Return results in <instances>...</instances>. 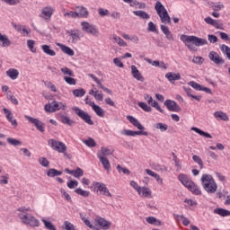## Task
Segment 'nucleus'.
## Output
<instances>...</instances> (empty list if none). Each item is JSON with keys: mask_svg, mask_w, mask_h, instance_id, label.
Listing matches in <instances>:
<instances>
[{"mask_svg": "<svg viewBox=\"0 0 230 230\" xmlns=\"http://www.w3.org/2000/svg\"><path fill=\"white\" fill-rule=\"evenodd\" d=\"M180 39L190 51H197V48L206 46V44H208V40L193 35L190 36L182 34ZM195 46L197 48H195Z\"/></svg>", "mask_w": 230, "mask_h": 230, "instance_id": "obj_1", "label": "nucleus"}, {"mask_svg": "<svg viewBox=\"0 0 230 230\" xmlns=\"http://www.w3.org/2000/svg\"><path fill=\"white\" fill-rule=\"evenodd\" d=\"M201 185L207 193H216L218 190V185L211 174L205 173L201 176Z\"/></svg>", "mask_w": 230, "mask_h": 230, "instance_id": "obj_2", "label": "nucleus"}, {"mask_svg": "<svg viewBox=\"0 0 230 230\" xmlns=\"http://www.w3.org/2000/svg\"><path fill=\"white\" fill-rule=\"evenodd\" d=\"M178 179L180 182H181V184L185 186V188H188V190L191 191V193H193L194 195H202V191L200 190L199 186H197V184H195V182H193V181H191V179H190L188 175L181 173L179 174Z\"/></svg>", "mask_w": 230, "mask_h": 230, "instance_id": "obj_3", "label": "nucleus"}, {"mask_svg": "<svg viewBox=\"0 0 230 230\" xmlns=\"http://www.w3.org/2000/svg\"><path fill=\"white\" fill-rule=\"evenodd\" d=\"M155 10L157 13L158 17H160L161 22L164 24H172V18L168 13V10H166V7H164L161 2L157 1L155 3Z\"/></svg>", "mask_w": 230, "mask_h": 230, "instance_id": "obj_4", "label": "nucleus"}, {"mask_svg": "<svg viewBox=\"0 0 230 230\" xmlns=\"http://www.w3.org/2000/svg\"><path fill=\"white\" fill-rule=\"evenodd\" d=\"M49 145H50L52 150L58 152V154H64V157L66 159H71V155L66 153V150H67V146H66V144H64V142H60L55 139H49Z\"/></svg>", "mask_w": 230, "mask_h": 230, "instance_id": "obj_5", "label": "nucleus"}, {"mask_svg": "<svg viewBox=\"0 0 230 230\" xmlns=\"http://www.w3.org/2000/svg\"><path fill=\"white\" fill-rule=\"evenodd\" d=\"M19 218L22 220V224L30 226V227H39V226H40L39 219H36L31 214H19Z\"/></svg>", "mask_w": 230, "mask_h": 230, "instance_id": "obj_6", "label": "nucleus"}, {"mask_svg": "<svg viewBox=\"0 0 230 230\" xmlns=\"http://www.w3.org/2000/svg\"><path fill=\"white\" fill-rule=\"evenodd\" d=\"M72 111H75V114L84 121V123H87V125H94V121L91 119V115L87 113L85 111L78 108V107H73Z\"/></svg>", "mask_w": 230, "mask_h": 230, "instance_id": "obj_7", "label": "nucleus"}, {"mask_svg": "<svg viewBox=\"0 0 230 230\" xmlns=\"http://www.w3.org/2000/svg\"><path fill=\"white\" fill-rule=\"evenodd\" d=\"M66 103H62L60 102L54 101L51 103H48L45 105L46 112H57V111H66Z\"/></svg>", "mask_w": 230, "mask_h": 230, "instance_id": "obj_8", "label": "nucleus"}, {"mask_svg": "<svg viewBox=\"0 0 230 230\" xmlns=\"http://www.w3.org/2000/svg\"><path fill=\"white\" fill-rule=\"evenodd\" d=\"M82 30L85 33H89L90 35H93V37H100V31L96 29V26L87 22H81Z\"/></svg>", "mask_w": 230, "mask_h": 230, "instance_id": "obj_9", "label": "nucleus"}, {"mask_svg": "<svg viewBox=\"0 0 230 230\" xmlns=\"http://www.w3.org/2000/svg\"><path fill=\"white\" fill-rule=\"evenodd\" d=\"M208 58L217 66H224V64H226V60H224L223 58L220 57V54H218L217 51H210L208 54Z\"/></svg>", "mask_w": 230, "mask_h": 230, "instance_id": "obj_10", "label": "nucleus"}, {"mask_svg": "<svg viewBox=\"0 0 230 230\" xmlns=\"http://www.w3.org/2000/svg\"><path fill=\"white\" fill-rule=\"evenodd\" d=\"M24 118L29 121V123H32V125L36 127L37 130L44 132V123H42L39 119H35L30 115H24Z\"/></svg>", "mask_w": 230, "mask_h": 230, "instance_id": "obj_11", "label": "nucleus"}, {"mask_svg": "<svg viewBox=\"0 0 230 230\" xmlns=\"http://www.w3.org/2000/svg\"><path fill=\"white\" fill-rule=\"evenodd\" d=\"M170 112H181V109L175 101L170 99L166 100L164 103Z\"/></svg>", "mask_w": 230, "mask_h": 230, "instance_id": "obj_12", "label": "nucleus"}, {"mask_svg": "<svg viewBox=\"0 0 230 230\" xmlns=\"http://www.w3.org/2000/svg\"><path fill=\"white\" fill-rule=\"evenodd\" d=\"M93 186L94 188H97L98 191H101L102 195H104L105 197H112V194H111V191H109V189L107 188V185H105V183L94 181L93 183Z\"/></svg>", "mask_w": 230, "mask_h": 230, "instance_id": "obj_13", "label": "nucleus"}, {"mask_svg": "<svg viewBox=\"0 0 230 230\" xmlns=\"http://www.w3.org/2000/svg\"><path fill=\"white\" fill-rule=\"evenodd\" d=\"M160 30L165 35V39H167V40H170V42H173V40H175V38L173 37L172 31H170L168 26L161 24Z\"/></svg>", "mask_w": 230, "mask_h": 230, "instance_id": "obj_14", "label": "nucleus"}, {"mask_svg": "<svg viewBox=\"0 0 230 230\" xmlns=\"http://www.w3.org/2000/svg\"><path fill=\"white\" fill-rule=\"evenodd\" d=\"M66 33L70 36V40H68V42H71L72 44H76V42H78V39H80L78 30L66 31Z\"/></svg>", "mask_w": 230, "mask_h": 230, "instance_id": "obj_15", "label": "nucleus"}, {"mask_svg": "<svg viewBox=\"0 0 230 230\" xmlns=\"http://www.w3.org/2000/svg\"><path fill=\"white\" fill-rule=\"evenodd\" d=\"M131 75L133 78L138 82H145V77H143V75H141V72H139L137 66H131Z\"/></svg>", "mask_w": 230, "mask_h": 230, "instance_id": "obj_16", "label": "nucleus"}, {"mask_svg": "<svg viewBox=\"0 0 230 230\" xmlns=\"http://www.w3.org/2000/svg\"><path fill=\"white\" fill-rule=\"evenodd\" d=\"M96 222H97L98 226H100L102 227V229H103V230L111 229V223L109 222L108 220H106L105 218L99 217L96 220Z\"/></svg>", "mask_w": 230, "mask_h": 230, "instance_id": "obj_17", "label": "nucleus"}, {"mask_svg": "<svg viewBox=\"0 0 230 230\" xmlns=\"http://www.w3.org/2000/svg\"><path fill=\"white\" fill-rule=\"evenodd\" d=\"M57 46L60 48L61 51L65 53L66 55H68V57H74L75 56V50H73L71 48L62 44V43H57Z\"/></svg>", "mask_w": 230, "mask_h": 230, "instance_id": "obj_18", "label": "nucleus"}, {"mask_svg": "<svg viewBox=\"0 0 230 230\" xmlns=\"http://www.w3.org/2000/svg\"><path fill=\"white\" fill-rule=\"evenodd\" d=\"M0 42H2V44L0 43V46L2 45V48H10V46H12V40L8 39V36L1 32H0Z\"/></svg>", "mask_w": 230, "mask_h": 230, "instance_id": "obj_19", "label": "nucleus"}, {"mask_svg": "<svg viewBox=\"0 0 230 230\" xmlns=\"http://www.w3.org/2000/svg\"><path fill=\"white\" fill-rule=\"evenodd\" d=\"M127 119L129 120V123H132L138 130H145V127L141 125V122L137 119L132 117L131 115L127 116Z\"/></svg>", "mask_w": 230, "mask_h": 230, "instance_id": "obj_20", "label": "nucleus"}, {"mask_svg": "<svg viewBox=\"0 0 230 230\" xmlns=\"http://www.w3.org/2000/svg\"><path fill=\"white\" fill-rule=\"evenodd\" d=\"M127 119L129 120V123H132L138 130H145V127L141 125V122L137 119L132 117L131 115L127 116Z\"/></svg>", "mask_w": 230, "mask_h": 230, "instance_id": "obj_21", "label": "nucleus"}, {"mask_svg": "<svg viewBox=\"0 0 230 230\" xmlns=\"http://www.w3.org/2000/svg\"><path fill=\"white\" fill-rule=\"evenodd\" d=\"M60 121L63 123V125H67V127H74L76 123L75 120L69 119V117L66 115L60 116Z\"/></svg>", "mask_w": 230, "mask_h": 230, "instance_id": "obj_22", "label": "nucleus"}, {"mask_svg": "<svg viewBox=\"0 0 230 230\" xmlns=\"http://www.w3.org/2000/svg\"><path fill=\"white\" fill-rule=\"evenodd\" d=\"M76 13L78 14V18L87 19L89 17V11L85 7H76Z\"/></svg>", "mask_w": 230, "mask_h": 230, "instance_id": "obj_23", "label": "nucleus"}, {"mask_svg": "<svg viewBox=\"0 0 230 230\" xmlns=\"http://www.w3.org/2000/svg\"><path fill=\"white\" fill-rule=\"evenodd\" d=\"M5 75L11 78V80H17L19 77V70L15 68H10L5 72Z\"/></svg>", "mask_w": 230, "mask_h": 230, "instance_id": "obj_24", "label": "nucleus"}, {"mask_svg": "<svg viewBox=\"0 0 230 230\" xmlns=\"http://www.w3.org/2000/svg\"><path fill=\"white\" fill-rule=\"evenodd\" d=\"M98 158L100 159V163L102 164L103 168L109 172L111 170V162H109V159L100 155H98Z\"/></svg>", "mask_w": 230, "mask_h": 230, "instance_id": "obj_25", "label": "nucleus"}, {"mask_svg": "<svg viewBox=\"0 0 230 230\" xmlns=\"http://www.w3.org/2000/svg\"><path fill=\"white\" fill-rule=\"evenodd\" d=\"M41 49L43 53H45V55H48L49 57H55L57 55V52L51 49V47L49 45H42Z\"/></svg>", "mask_w": 230, "mask_h": 230, "instance_id": "obj_26", "label": "nucleus"}, {"mask_svg": "<svg viewBox=\"0 0 230 230\" xmlns=\"http://www.w3.org/2000/svg\"><path fill=\"white\" fill-rule=\"evenodd\" d=\"M191 130H193L194 132H196V134H199V136H202L203 137H207L208 139H212L213 136H211V134L205 132L204 130L199 128H195L192 127Z\"/></svg>", "mask_w": 230, "mask_h": 230, "instance_id": "obj_27", "label": "nucleus"}, {"mask_svg": "<svg viewBox=\"0 0 230 230\" xmlns=\"http://www.w3.org/2000/svg\"><path fill=\"white\" fill-rule=\"evenodd\" d=\"M214 118H216V119H222L223 121H229V116H227V113L224 112V111H216L214 112Z\"/></svg>", "mask_w": 230, "mask_h": 230, "instance_id": "obj_28", "label": "nucleus"}, {"mask_svg": "<svg viewBox=\"0 0 230 230\" xmlns=\"http://www.w3.org/2000/svg\"><path fill=\"white\" fill-rule=\"evenodd\" d=\"M183 89L185 91V93H187V96H189V98H193V100H196V102H200V100H202V96H197V95H193L191 93L193 90H191V88L190 87H186L183 86Z\"/></svg>", "mask_w": 230, "mask_h": 230, "instance_id": "obj_29", "label": "nucleus"}, {"mask_svg": "<svg viewBox=\"0 0 230 230\" xmlns=\"http://www.w3.org/2000/svg\"><path fill=\"white\" fill-rule=\"evenodd\" d=\"M42 15H44L45 19H51V15H53V8L47 6L41 10Z\"/></svg>", "mask_w": 230, "mask_h": 230, "instance_id": "obj_30", "label": "nucleus"}, {"mask_svg": "<svg viewBox=\"0 0 230 230\" xmlns=\"http://www.w3.org/2000/svg\"><path fill=\"white\" fill-rule=\"evenodd\" d=\"M214 213L220 217H230V211L226 208H217L214 209Z\"/></svg>", "mask_w": 230, "mask_h": 230, "instance_id": "obj_31", "label": "nucleus"}, {"mask_svg": "<svg viewBox=\"0 0 230 230\" xmlns=\"http://www.w3.org/2000/svg\"><path fill=\"white\" fill-rule=\"evenodd\" d=\"M165 78H167L169 82H175V80H181V74H173L172 72H169L165 75Z\"/></svg>", "mask_w": 230, "mask_h": 230, "instance_id": "obj_32", "label": "nucleus"}, {"mask_svg": "<svg viewBox=\"0 0 230 230\" xmlns=\"http://www.w3.org/2000/svg\"><path fill=\"white\" fill-rule=\"evenodd\" d=\"M93 111L99 118H105V110L102 109L99 105H93Z\"/></svg>", "mask_w": 230, "mask_h": 230, "instance_id": "obj_33", "label": "nucleus"}, {"mask_svg": "<svg viewBox=\"0 0 230 230\" xmlns=\"http://www.w3.org/2000/svg\"><path fill=\"white\" fill-rule=\"evenodd\" d=\"M205 22L207 24H210V26H214V28H217V30H220V25H218V22L217 20H214L213 18L208 16L204 19Z\"/></svg>", "mask_w": 230, "mask_h": 230, "instance_id": "obj_34", "label": "nucleus"}, {"mask_svg": "<svg viewBox=\"0 0 230 230\" xmlns=\"http://www.w3.org/2000/svg\"><path fill=\"white\" fill-rule=\"evenodd\" d=\"M134 15L140 17V19L148 20L150 19V14L145 11H133Z\"/></svg>", "mask_w": 230, "mask_h": 230, "instance_id": "obj_35", "label": "nucleus"}, {"mask_svg": "<svg viewBox=\"0 0 230 230\" xmlns=\"http://www.w3.org/2000/svg\"><path fill=\"white\" fill-rule=\"evenodd\" d=\"M146 173H147V175H150L151 177H155L157 182L161 181V184H163V179H161V176H159V174H157L156 172H153L150 169H146Z\"/></svg>", "mask_w": 230, "mask_h": 230, "instance_id": "obj_36", "label": "nucleus"}, {"mask_svg": "<svg viewBox=\"0 0 230 230\" xmlns=\"http://www.w3.org/2000/svg\"><path fill=\"white\" fill-rule=\"evenodd\" d=\"M138 107L142 109V111H145V112H152V107H150L146 102H140L137 103Z\"/></svg>", "mask_w": 230, "mask_h": 230, "instance_id": "obj_37", "label": "nucleus"}, {"mask_svg": "<svg viewBox=\"0 0 230 230\" xmlns=\"http://www.w3.org/2000/svg\"><path fill=\"white\" fill-rule=\"evenodd\" d=\"M101 154L104 155V157L107 155H112V154H114V149H110L108 147L102 146Z\"/></svg>", "mask_w": 230, "mask_h": 230, "instance_id": "obj_38", "label": "nucleus"}, {"mask_svg": "<svg viewBox=\"0 0 230 230\" xmlns=\"http://www.w3.org/2000/svg\"><path fill=\"white\" fill-rule=\"evenodd\" d=\"M41 222L44 224L46 229L57 230V227L55 226V225H53V223H51L50 221H48L46 219H41Z\"/></svg>", "mask_w": 230, "mask_h": 230, "instance_id": "obj_39", "label": "nucleus"}, {"mask_svg": "<svg viewBox=\"0 0 230 230\" xmlns=\"http://www.w3.org/2000/svg\"><path fill=\"white\" fill-rule=\"evenodd\" d=\"M72 93L76 98H82L85 94V90L84 88L75 89Z\"/></svg>", "mask_w": 230, "mask_h": 230, "instance_id": "obj_40", "label": "nucleus"}, {"mask_svg": "<svg viewBox=\"0 0 230 230\" xmlns=\"http://www.w3.org/2000/svg\"><path fill=\"white\" fill-rule=\"evenodd\" d=\"M147 30L152 33H159V31L157 30V26H155V23H154L153 22H149L147 23Z\"/></svg>", "mask_w": 230, "mask_h": 230, "instance_id": "obj_41", "label": "nucleus"}, {"mask_svg": "<svg viewBox=\"0 0 230 230\" xmlns=\"http://www.w3.org/2000/svg\"><path fill=\"white\" fill-rule=\"evenodd\" d=\"M7 143H9V145H12L13 146H21V145H22V142L12 137L7 138Z\"/></svg>", "mask_w": 230, "mask_h": 230, "instance_id": "obj_42", "label": "nucleus"}, {"mask_svg": "<svg viewBox=\"0 0 230 230\" xmlns=\"http://www.w3.org/2000/svg\"><path fill=\"white\" fill-rule=\"evenodd\" d=\"M84 143L86 146H89V148H94V146H96V141H94V138L93 137L84 140Z\"/></svg>", "mask_w": 230, "mask_h": 230, "instance_id": "obj_43", "label": "nucleus"}, {"mask_svg": "<svg viewBox=\"0 0 230 230\" xmlns=\"http://www.w3.org/2000/svg\"><path fill=\"white\" fill-rule=\"evenodd\" d=\"M113 40L116 44H119L120 47L127 46V42H125V40H123V39H121L119 36L113 35Z\"/></svg>", "mask_w": 230, "mask_h": 230, "instance_id": "obj_44", "label": "nucleus"}, {"mask_svg": "<svg viewBox=\"0 0 230 230\" xmlns=\"http://www.w3.org/2000/svg\"><path fill=\"white\" fill-rule=\"evenodd\" d=\"M27 46L30 51H31V53H37V49H35V40H27Z\"/></svg>", "mask_w": 230, "mask_h": 230, "instance_id": "obj_45", "label": "nucleus"}, {"mask_svg": "<svg viewBox=\"0 0 230 230\" xmlns=\"http://www.w3.org/2000/svg\"><path fill=\"white\" fill-rule=\"evenodd\" d=\"M90 78H93V82H95L97 84V87L99 89H102L105 87L103 86V84H102V81H100V79H98V77H96L93 74H89Z\"/></svg>", "mask_w": 230, "mask_h": 230, "instance_id": "obj_46", "label": "nucleus"}, {"mask_svg": "<svg viewBox=\"0 0 230 230\" xmlns=\"http://www.w3.org/2000/svg\"><path fill=\"white\" fill-rule=\"evenodd\" d=\"M155 128L161 130V132H166L168 130V125L159 122L155 125Z\"/></svg>", "mask_w": 230, "mask_h": 230, "instance_id": "obj_47", "label": "nucleus"}, {"mask_svg": "<svg viewBox=\"0 0 230 230\" xmlns=\"http://www.w3.org/2000/svg\"><path fill=\"white\" fill-rule=\"evenodd\" d=\"M6 96L7 100H10L13 105H19V101H17V98H15L13 94H12V92L9 91Z\"/></svg>", "mask_w": 230, "mask_h": 230, "instance_id": "obj_48", "label": "nucleus"}, {"mask_svg": "<svg viewBox=\"0 0 230 230\" xmlns=\"http://www.w3.org/2000/svg\"><path fill=\"white\" fill-rule=\"evenodd\" d=\"M192 160L194 163H197L199 165V168L202 170L204 168V162H202V158H200L199 155H194L192 156Z\"/></svg>", "mask_w": 230, "mask_h": 230, "instance_id": "obj_49", "label": "nucleus"}, {"mask_svg": "<svg viewBox=\"0 0 230 230\" xmlns=\"http://www.w3.org/2000/svg\"><path fill=\"white\" fill-rule=\"evenodd\" d=\"M73 175L75 177V179H80V177H84V170L77 167L75 170H74Z\"/></svg>", "mask_w": 230, "mask_h": 230, "instance_id": "obj_50", "label": "nucleus"}, {"mask_svg": "<svg viewBox=\"0 0 230 230\" xmlns=\"http://www.w3.org/2000/svg\"><path fill=\"white\" fill-rule=\"evenodd\" d=\"M64 17H68L71 19H78V13L74 12V11H69V12L64 13Z\"/></svg>", "mask_w": 230, "mask_h": 230, "instance_id": "obj_51", "label": "nucleus"}, {"mask_svg": "<svg viewBox=\"0 0 230 230\" xmlns=\"http://www.w3.org/2000/svg\"><path fill=\"white\" fill-rule=\"evenodd\" d=\"M143 195V197H148L149 195H152V192L150 191V189L146 187H140V195Z\"/></svg>", "mask_w": 230, "mask_h": 230, "instance_id": "obj_52", "label": "nucleus"}, {"mask_svg": "<svg viewBox=\"0 0 230 230\" xmlns=\"http://www.w3.org/2000/svg\"><path fill=\"white\" fill-rule=\"evenodd\" d=\"M39 163L41 166H44V168H49V161L46 157H40L39 159Z\"/></svg>", "mask_w": 230, "mask_h": 230, "instance_id": "obj_53", "label": "nucleus"}, {"mask_svg": "<svg viewBox=\"0 0 230 230\" xmlns=\"http://www.w3.org/2000/svg\"><path fill=\"white\" fill-rule=\"evenodd\" d=\"M75 193H76L77 195H81V197H89V191L84 190L80 188L75 189Z\"/></svg>", "mask_w": 230, "mask_h": 230, "instance_id": "obj_54", "label": "nucleus"}, {"mask_svg": "<svg viewBox=\"0 0 230 230\" xmlns=\"http://www.w3.org/2000/svg\"><path fill=\"white\" fill-rule=\"evenodd\" d=\"M64 81L68 84V85H76V79L71 76H65Z\"/></svg>", "mask_w": 230, "mask_h": 230, "instance_id": "obj_55", "label": "nucleus"}, {"mask_svg": "<svg viewBox=\"0 0 230 230\" xmlns=\"http://www.w3.org/2000/svg\"><path fill=\"white\" fill-rule=\"evenodd\" d=\"M189 85H190V87H192V89H195L196 91H201L202 90V85L199 84L195 81L189 82Z\"/></svg>", "mask_w": 230, "mask_h": 230, "instance_id": "obj_56", "label": "nucleus"}, {"mask_svg": "<svg viewBox=\"0 0 230 230\" xmlns=\"http://www.w3.org/2000/svg\"><path fill=\"white\" fill-rule=\"evenodd\" d=\"M130 186L137 191L138 195H141V186H139L137 182H136L135 181H131Z\"/></svg>", "mask_w": 230, "mask_h": 230, "instance_id": "obj_57", "label": "nucleus"}, {"mask_svg": "<svg viewBox=\"0 0 230 230\" xmlns=\"http://www.w3.org/2000/svg\"><path fill=\"white\" fill-rule=\"evenodd\" d=\"M61 73H63V75H67L68 76H75V74L72 72V70L66 66L61 68Z\"/></svg>", "mask_w": 230, "mask_h": 230, "instance_id": "obj_58", "label": "nucleus"}, {"mask_svg": "<svg viewBox=\"0 0 230 230\" xmlns=\"http://www.w3.org/2000/svg\"><path fill=\"white\" fill-rule=\"evenodd\" d=\"M121 134H122V136H129V137H134L136 136L135 131L130 130V129H123L121 131Z\"/></svg>", "mask_w": 230, "mask_h": 230, "instance_id": "obj_59", "label": "nucleus"}, {"mask_svg": "<svg viewBox=\"0 0 230 230\" xmlns=\"http://www.w3.org/2000/svg\"><path fill=\"white\" fill-rule=\"evenodd\" d=\"M151 107H154L155 109H156V111H159V112L164 114V110H163L161 106H159V102H157V101H154L151 104Z\"/></svg>", "mask_w": 230, "mask_h": 230, "instance_id": "obj_60", "label": "nucleus"}, {"mask_svg": "<svg viewBox=\"0 0 230 230\" xmlns=\"http://www.w3.org/2000/svg\"><path fill=\"white\" fill-rule=\"evenodd\" d=\"M75 228V225L71 224L69 221H65L63 225V229L66 230H73Z\"/></svg>", "mask_w": 230, "mask_h": 230, "instance_id": "obj_61", "label": "nucleus"}, {"mask_svg": "<svg viewBox=\"0 0 230 230\" xmlns=\"http://www.w3.org/2000/svg\"><path fill=\"white\" fill-rule=\"evenodd\" d=\"M93 98L97 100V102H103V93H100V91H95Z\"/></svg>", "mask_w": 230, "mask_h": 230, "instance_id": "obj_62", "label": "nucleus"}, {"mask_svg": "<svg viewBox=\"0 0 230 230\" xmlns=\"http://www.w3.org/2000/svg\"><path fill=\"white\" fill-rule=\"evenodd\" d=\"M48 177H57V169L51 168L49 169L47 172Z\"/></svg>", "mask_w": 230, "mask_h": 230, "instance_id": "obj_63", "label": "nucleus"}, {"mask_svg": "<svg viewBox=\"0 0 230 230\" xmlns=\"http://www.w3.org/2000/svg\"><path fill=\"white\" fill-rule=\"evenodd\" d=\"M113 63L115 64V66H117V67H124L125 65H123V62H121V59L119 58H115L113 59Z\"/></svg>", "mask_w": 230, "mask_h": 230, "instance_id": "obj_64", "label": "nucleus"}]
</instances>
